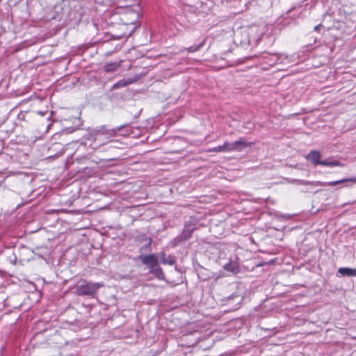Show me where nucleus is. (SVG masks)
Returning a JSON list of instances; mask_svg holds the SVG:
<instances>
[{
	"instance_id": "nucleus-1",
	"label": "nucleus",
	"mask_w": 356,
	"mask_h": 356,
	"mask_svg": "<svg viewBox=\"0 0 356 356\" xmlns=\"http://www.w3.org/2000/svg\"><path fill=\"white\" fill-rule=\"evenodd\" d=\"M138 259L141 260L143 264L148 266L149 271L151 274H153L159 280H165V275L159 265L156 254H140L138 256Z\"/></svg>"
},
{
	"instance_id": "nucleus-2",
	"label": "nucleus",
	"mask_w": 356,
	"mask_h": 356,
	"mask_svg": "<svg viewBox=\"0 0 356 356\" xmlns=\"http://www.w3.org/2000/svg\"><path fill=\"white\" fill-rule=\"evenodd\" d=\"M101 283H92L86 280H81L75 287L74 293L80 296L94 297L98 289L102 286Z\"/></svg>"
},
{
	"instance_id": "nucleus-3",
	"label": "nucleus",
	"mask_w": 356,
	"mask_h": 356,
	"mask_svg": "<svg viewBox=\"0 0 356 356\" xmlns=\"http://www.w3.org/2000/svg\"><path fill=\"white\" fill-rule=\"evenodd\" d=\"M321 153L316 150H312L308 154L307 159L309 160L315 165H322L324 166L334 167V166H343V164L338 161H328L327 160H321Z\"/></svg>"
},
{
	"instance_id": "nucleus-4",
	"label": "nucleus",
	"mask_w": 356,
	"mask_h": 356,
	"mask_svg": "<svg viewBox=\"0 0 356 356\" xmlns=\"http://www.w3.org/2000/svg\"><path fill=\"white\" fill-rule=\"evenodd\" d=\"M348 181L352 182V183H356V177H352V178H348V179H341V180L334 181H330V182H326V183H322L321 181L311 182V181H304V180H300V179H294L293 181V183H296V184H300V185H312V186H336L337 184H341V183H345V182H348Z\"/></svg>"
},
{
	"instance_id": "nucleus-5",
	"label": "nucleus",
	"mask_w": 356,
	"mask_h": 356,
	"mask_svg": "<svg viewBox=\"0 0 356 356\" xmlns=\"http://www.w3.org/2000/svg\"><path fill=\"white\" fill-rule=\"evenodd\" d=\"M193 231H194L193 228L185 227L184 228L182 232L179 236H177V237H175L173 239V241H172L173 245H172L174 247L177 246L179 244H181V243H184V241H186V240H188V238H190L191 237V235H192Z\"/></svg>"
},
{
	"instance_id": "nucleus-6",
	"label": "nucleus",
	"mask_w": 356,
	"mask_h": 356,
	"mask_svg": "<svg viewBox=\"0 0 356 356\" xmlns=\"http://www.w3.org/2000/svg\"><path fill=\"white\" fill-rule=\"evenodd\" d=\"M248 146L243 138H240L234 143L225 142V148L227 152L241 151L244 147Z\"/></svg>"
},
{
	"instance_id": "nucleus-7",
	"label": "nucleus",
	"mask_w": 356,
	"mask_h": 356,
	"mask_svg": "<svg viewBox=\"0 0 356 356\" xmlns=\"http://www.w3.org/2000/svg\"><path fill=\"white\" fill-rule=\"evenodd\" d=\"M127 124H123L120 127H118L115 129H108L106 126H102L99 129L96 130L97 133L102 134H109L111 136H115L117 131L122 130L124 127H127Z\"/></svg>"
},
{
	"instance_id": "nucleus-8",
	"label": "nucleus",
	"mask_w": 356,
	"mask_h": 356,
	"mask_svg": "<svg viewBox=\"0 0 356 356\" xmlns=\"http://www.w3.org/2000/svg\"><path fill=\"white\" fill-rule=\"evenodd\" d=\"M160 259L162 264H168L170 266H172L175 264L176 261L174 258V257L168 255L166 257V254L164 252H161L158 254L157 256Z\"/></svg>"
},
{
	"instance_id": "nucleus-9",
	"label": "nucleus",
	"mask_w": 356,
	"mask_h": 356,
	"mask_svg": "<svg viewBox=\"0 0 356 356\" xmlns=\"http://www.w3.org/2000/svg\"><path fill=\"white\" fill-rule=\"evenodd\" d=\"M337 273L341 276L356 277V268L341 267L338 269Z\"/></svg>"
},
{
	"instance_id": "nucleus-10",
	"label": "nucleus",
	"mask_w": 356,
	"mask_h": 356,
	"mask_svg": "<svg viewBox=\"0 0 356 356\" xmlns=\"http://www.w3.org/2000/svg\"><path fill=\"white\" fill-rule=\"evenodd\" d=\"M270 56H273L274 58L272 61L274 63H286L285 60H288L289 56L283 54H271Z\"/></svg>"
},
{
	"instance_id": "nucleus-11",
	"label": "nucleus",
	"mask_w": 356,
	"mask_h": 356,
	"mask_svg": "<svg viewBox=\"0 0 356 356\" xmlns=\"http://www.w3.org/2000/svg\"><path fill=\"white\" fill-rule=\"evenodd\" d=\"M223 268L225 270L232 272L234 274H236L239 272V268H238V266L236 264H234L232 262H229V263L226 264L224 266Z\"/></svg>"
},
{
	"instance_id": "nucleus-12",
	"label": "nucleus",
	"mask_w": 356,
	"mask_h": 356,
	"mask_svg": "<svg viewBox=\"0 0 356 356\" xmlns=\"http://www.w3.org/2000/svg\"><path fill=\"white\" fill-rule=\"evenodd\" d=\"M119 67V65L117 63H108L105 65L104 70L107 72H115Z\"/></svg>"
},
{
	"instance_id": "nucleus-13",
	"label": "nucleus",
	"mask_w": 356,
	"mask_h": 356,
	"mask_svg": "<svg viewBox=\"0 0 356 356\" xmlns=\"http://www.w3.org/2000/svg\"><path fill=\"white\" fill-rule=\"evenodd\" d=\"M130 83H131V81H126L124 80H120L113 85L112 89H118V88H120L122 87H125Z\"/></svg>"
},
{
	"instance_id": "nucleus-14",
	"label": "nucleus",
	"mask_w": 356,
	"mask_h": 356,
	"mask_svg": "<svg viewBox=\"0 0 356 356\" xmlns=\"http://www.w3.org/2000/svg\"><path fill=\"white\" fill-rule=\"evenodd\" d=\"M204 41H202V42H200L198 45H196V46H191L188 48L186 49V50L188 51V52H196L201 47H202V46L204 45Z\"/></svg>"
},
{
	"instance_id": "nucleus-15",
	"label": "nucleus",
	"mask_w": 356,
	"mask_h": 356,
	"mask_svg": "<svg viewBox=\"0 0 356 356\" xmlns=\"http://www.w3.org/2000/svg\"><path fill=\"white\" fill-rule=\"evenodd\" d=\"M212 151L215 152H227L225 148V143L222 145L215 147Z\"/></svg>"
},
{
	"instance_id": "nucleus-16",
	"label": "nucleus",
	"mask_w": 356,
	"mask_h": 356,
	"mask_svg": "<svg viewBox=\"0 0 356 356\" xmlns=\"http://www.w3.org/2000/svg\"><path fill=\"white\" fill-rule=\"evenodd\" d=\"M321 26H322V25H321V24H318V25H317V26H316L314 27V31H318Z\"/></svg>"
},
{
	"instance_id": "nucleus-17",
	"label": "nucleus",
	"mask_w": 356,
	"mask_h": 356,
	"mask_svg": "<svg viewBox=\"0 0 356 356\" xmlns=\"http://www.w3.org/2000/svg\"><path fill=\"white\" fill-rule=\"evenodd\" d=\"M152 244V239L151 238H149V243L147 245V247H149Z\"/></svg>"
},
{
	"instance_id": "nucleus-18",
	"label": "nucleus",
	"mask_w": 356,
	"mask_h": 356,
	"mask_svg": "<svg viewBox=\"0 0 356 356\" xmlns=\"http://www.w3.org/2000/svg\"><path fill=\"white\" fill-rule=\"evenodd\" d=\"M234 297H237V296H234V295L233 294V295H232L231 296H229V299H231V298H234Z\"/></svg>"
},
{
	"instance_id": "nucleus-19",
	"label": "nucleus",
	"mask_w": 356,
	"mask_h": 356,
	"mask_svg": "<svg viewBox=\"0 0 356 356\" xmlns=\"http://www.w3.org/2000/svg\"><path fill=\"white\" fill-rule=\"evenodd\" d=\"M116 38L120 39V38H122V37L121 36H118V37H116Z\"/></svg>"
}]
</instances>
